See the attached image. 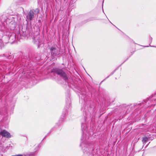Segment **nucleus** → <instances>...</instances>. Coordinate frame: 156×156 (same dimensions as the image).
Returning <instances> with one entry per match:
<instances>
[{"label": "nucleus", "mask_w": 156, "mask_h": 156, "mask_svg": "<svg viewBox=\"0 0 156 156\" xmlns=\"http://www.w3.org/2000/svg\"><path fill=\"white\" fill-rule=\"evenodd\" d=\"M51 72L56 73L60 76L63 77L65 80L67 79L66 74L62 70L57 68L54 69L52 70Z\"/></svg>", "instance_id": "f257e3e1"}, {"label": "nucleus", "mask_w": 156, "mask_h": 156, "mask_svg": "<svg viewBox=\"0 0 156 156\" xmlns=\"http://www.w3.org/2000/svg\"><path fill=\"white\" fill-rule=\"evenodd\" d=\"M4 27V29H3V28L2 27V30H0V49L2 48L3 45L2 43V41L1 39L2 36L4 34L6 35L8 34L6 28L4 27Z\"/></svg>", "instance_id": "f03ea898"}, {"label": "nucleus", "mask_w": 156, "mask_h": 156, "mask_svg": "<svg viewBox=\"0 0 156 156\" xmlns=\"http://www.w3.org/2000/svg\"><path fill=\"white\" fill-rule=\"evenodd\" d=\"M15 18H14L12 16H10L9 18H8L5 20V22L6 24L12 25L13 27H15L16 23L15 22Z\"/></svg>", "instance_id": "7ed1b4c3"}, {"label": "nucleus", "mask_w": 156, "mask_h": 156, "mask_svg": "<svg viewBox=\"0 0 156 156\" xmlns=\"http://www.w3.org/2000/svg\"><path fill=\"white\" fill-rule=\"evenodd\" d=\"M150 102V101L149 99L148 98H147L144 100L142 103H139L138 104H134L133 105V106L135 107V108H137V107L139 106H141L142 105H144L145 104V105H146V107L148 106V105H147V103H148V104H149Z\"/></svg>", "instance_id": "20e7f679"}, {"label": "nucleus", "mask_w": 156, "mask_h": 156, "mask_svg": "<svg viewBox=\"0 0 156 156\" xmlns=\"http://www.w3.org/2000/svg\"><path fill=\"white\" fill-rule=\"evenodd\" d=\"M0 135L3 137L9 138L11 137V135L9 133L5 130H2L0 132Z\"/></svg>", "instance_id": "39448f33"}, {"label": "nucleus", "mask_w": 156, "mask_h": 156, "mask_svg": "<svg viewBox=\"0 0 156 156\" xmlns=\"http://www.w3.org/2000/svg\"><path fill=\"white\" fill-rule=\"evenodd\" d=\"M34 13L33 11L30 10L26 16L27 20H32L34 17Z\"/></svg>", "instance_id": "423d86ee"}, {"label": "nucleus", "mask_w": 156, "mask_h": 156, "mask_svg": "<svg viewBox=\"0 0 156 156\" xmlns=\"http://www.w3.org/2000/svg\"><path fill=\"white\" fill-rule=\"evenodd\" d=\"M130 107V106L129 105L127 106L126 105H123L122 108V110H123V113H125V114H127L128 113L129 111H128V110Z\"/></svg>", "instance_id": "0eeeda50"}, {"label": "nucleus", "mask_w": 156, "mask_h": 156, "mask_svg": "<svg viewBox=\"0 0 156 156\" xmlns=\"http://www.w3.org/2000/svg\"><path fill=\"white\" fill-rule=\"evenodd\" d=\"M50 51L51 54L53 56L56 55L58 53V51L55 48L51 47Z\"/></svg>", "instance_id": "6e6552de"}, {"label": "nucleus", "mask_w": 156, "mask_h": 156, "mask_svg": "<svg viewBox=\"0 0 156 156\" xmlns=\"http://www.w3.org/2000/svg\"><path fill=\"white\" fill-rule=\"evenodd\" d=\"M114 100V98L112 97H109V99L108 98V103L109 102V106L113 104Z\"/></svg>", "instance_id": "1a4fd4ad"}, {"label": "nucleus", "mask_w": 156, "mask_h": 156, "mask_svg": "<svg viewBox=\"0 0 156 156\" xmlns=\"http://www.w3.org/2000/svg\"><path fill=\"white\" fill-rule=\"evenodd\" d=\"M149 139V137H144L143 138V139L142 140V141L143 142V145H145L146 143L147 142V141Z\"/></svg>", "instance_id": "9d476101"}, {"label": "nucleus", "mask_w": 156, "mask_h": 156, "mask_svg": "<svg viewBox=\"0 0 156 156\" xmlns=\"http://www.w3.org/2000/svg\"><path fill=\"white\" fill-rule=\"evenodd\" d=\"M87 145L85 144V142H81L80 144V146L82 147L83 150H85V149H87V148H85L83 149V147H85V146H86Z\"/></svg>", "instance_id": "9b49d317"}, {"label": "nucleus", "mask_w": 156, "mask_h": 156, "mask_svg": "<svg viewBox=\"0 0 156 156\" xmlns=\"http://www.w3.org/2000/svg\"><path fill=\"white\" fill-rule=\"evenodd\" d=\"M152 41V38L151 37V36L149 38V46H145L146 47H148L149 46L151 47H156V46H151L150 45L151 44V43Z\"/></svg>", "instance_id": "f8f14e48"}, {"label": "nucleus", "mask_w": 156, "mask_h": 156, "mask_svg": "<svg viewBox=\"0 0 156 156\" xmlns=\"http://www.w3.org/2000/svg\"><path fill=\"white\" fill-rule=\"evenodd\" d=\"M117 70V69H115L113 71L110 73V74L108 76V78L110 76H111V75H112L116 71V70Z\"/></svg>", "instance_id": "ddd939ff"}, {"label": "nucleus", "mask_w": 156, "mask_h": 156, "mask_svg": "<svg viewBox=\"0 0 156 156\" xmlns=\"http://www.w3.org/2000/svg\"><path fill=\"white\" fill-rule=\"evenodd\" d=\"M85 126V124H82L81 127H82V130H83V129H84V127Z\"/></svg>", "instance_id": "4468645a"}, {"label": "nucleus", "mask_w": 156, "mask_h": 156, "mask_svg": "<svg viewBox=\"0 0 156 156\" xmlns=\"http://www.w3.org/2000/svg\"><path fill=\"white\" fill-rule=\"evenodd\" d=\"M34 43L36 44H38L37 43V42L36 41H35V42H34Z\"/></svg>", "instance_id": "2eb2a0df"}, {"label": "nucleus", "mask_w": 156, "mask_h": 156, "mask_svg": "<svg viewBox=\"0 0 156 156\" xmlns=\"http://www.w3.org/2000/svg\"><path fill=\"white\" fill-rule=\"evenodd\" d=\"M149 143H150V142H149V143L147 144V145H146V147H147L148 146V144H149Z\"/></svg>", "instance_id": "dca6fc26"}, {"label": "nucleus", "mask_w": 156, "mask_h": 156, "mask_svg": "<svg viewBox=\"0 0 156 156\" xmlns=\"http://www.w3.org/2000/svg\"><path fill=\"white\" fill-rule=\"evenodd\" d=\"M108 20L109 21V22H110V23H111V22H110V21L108 20Z\"/></svg>", "instance_id": "f3484780"}]
</instances>
